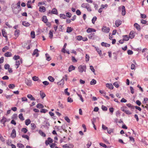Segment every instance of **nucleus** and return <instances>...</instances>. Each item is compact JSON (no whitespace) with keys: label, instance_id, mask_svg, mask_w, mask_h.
<instances>
[{"label":"nucleus","instance_id":"obj_1","mask_svg":"<svg viewBox=\"0 0 148 148\" xmlns=\"http://www.w3.org/2000/svg\"><path fill=\"white\" fill-rule=\"evenodd\" d=\"M12 8L13 12L15 14L18 13L21 10V8L16 7V5L15 4H13L12 5Z\"/></svg>","mask_w":148,"mask_h":148},{"label":"nucleus","instance_id":"obj_2","mask_svg":"<svg viewBox=\"0 0 148 148\" xmlns=\"http://www.w3.org/2000/svg\"><path fill=\"white\" fill-rule=\"evenodd\" d=\"M81 6L82 8H86L89 12H91L92 10L89 4L88 3H83L82 4Z\"/></svg>","mask_w":148,"mask_h":148},{"label":"nucleus","instance_id":"obj_3","mask_svg":"<svg viewBox=\"0 0 148 148\" xmlns=\"http://www.w3.org/2000/svg\"><path fill=\"white\" fill-rule=\"evenodd\" d=\"M86 65H80L78 67V71L80 73H82L84 71H86Z\"/></svg>","mask_w":148,"mask_h":148},{"label":"nucleus","instance_id":"obj_4","mask_svg":"<svg viewBox=\"0 0 148 148\" xmlns=\"http://www.w3.org/2000/svg\"><path fill=\"white\" fill-rule=\"evenodd\" d=\"M22 63V59L21 58V59H20V61H19V60L16 61L15 64V65L16 66V69H18L21 63Z\"/></svg>","mask_w":148,"mask_h":148},{"label":"nucleus","instance_id":"obj_5","mask_svg":"<svg viewBox=\"0 0 148 148\" xmlns=\"http://www.w3.org/2000/svg\"><path fill=\"white\" fill-rule=\"evenodd\" d=\"M102 30L103 32L106 33H108L110 31V29L109 27H104L102 28Z\"/></svg>","mask_w":148,"mask_h":148},{"label":"nucleus","instance_id":"obj_6","mask_svg":"<svg viewBox=\"0 0 148 148\" xmlns=\"http://www.w3.org/2000/svg\"><path fill=\"white\" fill-rule=\"evenodd\" d=\"M10 136L12 138H14L16 136V131L15 129L12 130Z\"/></svg>","mask_w":148,"mask_h":148},{"label":"nucleus","instance_id":"obj_7","mask_svg":"<svg viewBox=\"0 0 148 148\" xmlns=\"http://www.w3.org/2000/svg\"><path fill=\"white\" fill-rule=\"evenodd\" d=\"M38 49H36L34 50L32 54L33 56H35L36 57H37L39 56V53H38Z\"/></svg>","mask_w":148,"mask_h":148},{"label":"nucleus","instance_id":"obj_8","mask_svg":"<svg viewBox=\"0 0 148 148\" xmlns=\"http://www.w3.org/2000/svg\"><path fill=\"white\" fill-rule=\"evenodd\" d=\"M106 86L110 90H112L114 88L112 84L107 83L106 84Z\"/></svg>","mask_w":148,"mask_h":148},{"label":"nucleus","instance_id":"obj_9","mask_svg":"<svg viewBox=\"0 0 148 148\" xmlns=\"http://www.w3.org/2000/svg\"><path fill=\"white\" fill-rule=\"evenodd\" d=\"M121 21L120 20H117L115 21V25L117 27L119 26L121 24Z\"/></svg>","mask_w":148,"mask_h":148},{"label":"nucleus","instance_id":"obj_10","mask_svg":"<svg viewBox=\"0 0 148 148\" xmlns=\"http://www.w3.org/2000/svg\"><path fill=\"white\" fill-rule=\"evenodd\" d=\"M2 32L3 36L5 37L6 38V40H8V38L7 36V34L4 29H2Z\"/></svg>","mask_w":148,"mask_h":148},{"label":"nucleus","instance_id":"obj_11","mask_svg":"<svg viewBox=\"0 0 148 148\" xmlns=\"http://www.w3.org/2000/svg\"><path fill=\"white\" fill-rule=\"evenodd\" d=\"M134 31H131L129 35V38L131 39H132L134 37Z\"/></svg>","mask_w":148,"mask_h":148},{"label":"nucleus","instance_id":"obj_12","mask_svg":"<svg viewBox=\"0 0 148 148\" xmlns=\"http://www.w3.org/2000/svg\"><path fill=\"white\" fill-rule=\"evenodd\" d=\"M52 14L57 15L58 14V11L57 9L55 8H53L51 11Z\"/></svg>","mask_w":148,"mask_h":148},{"label":"nucleus","instance_id":"obj_13","mask_svg":"<svg viewBox=\"0 0 148 148\" xmlns=\"http://www.w3.org/2000/svg\"><path fill=\"white\" fill-rule=\"evenodd\" d=\"M39 11L40 12H44L46 11L45 8L43 6H41L39 8Z\"/></svg>","mask_w":148,"mask_h":148},{"label":"nucleus","instance_id":"obj_14","mask_svg":"<svg viewBox=\"0 0 148 148\" xmlns=\"http://www.w3.org/2000/svg\"><path fill=\"white\" fill-rule=\"evenodd\" d=\"M93 47H94L96 49V50L97 52L100 55L102 54V52L101 50L98 47H95L94 46H92Z\"/></svg>","mask_w":148,"mask_h":148},{"label":"nucleus","instance_id":"obj_15","mask_svg":"<svg viewBox=\"0 0 148 148\" xmlns=\"http://www.w3.org/2000/svg\"><path fill=\"white\" fill-rule=\"evenodd\" d=\"M96 30L95 29L92 28H88L86 32L87 33H89L92 32H96Z\"/></svg>","mask_w":148,"mask_h":148},{"label":"nucleus","instance_id":"obj_16","mask_svg":"<svg viewBox=\"0 0 148 148\" xmlns=\"http://www.w3.org/2000/svg\"><path fill=\"white\" fill-rule=\"evenodd\" d=\"M101 45L102 46L105 47H109L110 46V44H108L103 42H101Z\"/></svg>","mask_w":148,"mask_h":148},{"label":"nucleus","instance_id":"obj_17","mask_svg":"<svg viewBox=\"0 0 148 148\" xmlns=\"http://www.w3.org/2000/svg\"><path fill=\"white\" fill-rule=\"evenodd\" d=\"M25 84L28 86H30L32 83V81L28 79H26L25 80Z\"/></svg>","mask_w":148,"mask_h":148},{"label":"nucleus","instance_id":"obj_18","mask_svg":"<svg viewBox=\"0 0 148 148\" xmlns=\"http://www.w3.org/2000/svg\"><path fill=\"white\" fill-rule=\"evenodd\" d=\"M4 56L6 57H10L12 56V54L11 52H7L4 54Z\"/></svg>","mask_w":148,"mask_h":148},{"label":"nucleus","instance_id":"obj_19","mask_svg":"<svg viewBox=\"0 0 148 148\" xmlns=\"http://www.w3.org/2000/svg\"><path fill=\"white\" fill-rule=\"evenodd\" d=\"M126 13V11L125 10V7L124 6H123L122 7V15L123 16H124Z\"/></svg>","mask_w":148,"mask_h":148},{"label":"nucleus","instance_id":"obj_20","mask_svg":"<svg viewBox=\"0 0 148 148\" xmlns=\"http://www.w3.org/2000/svg\"><path fill=\"white\" fill-rule=\"evenodd\" d=\"M64 77L62 78L61 80L59 82H58V84L60 86H62L64 84Z\"/></svg>","mask_w":148,"mask_h":148},{"label":"nucleus","instance_id":"obj_21","mask_svg":"<svg viewBox=\"0 0 148 148\" xmlns=\"http://www.w3.org/2000/svg\"><path fill=\"white\" fill-rule=\"evenodd\" d=\"M21 58L20 56L19 55H15L13 58V59L17 61L18 59H20Z\"/></svg>","mask_w":148,"mask_h":148},{"label":"nucleus","instance_id":"obj_22","mask_svg":"<svg viewBox=\"0 0 148 148\" xmlns=\"http://www.w3.org/2000/svg\"><path fill=\"white\" fill-rule=\"evenodd\" d=\"M27 97L29 99H30L31 100L35 101V100L34 98L31 95L28 94L27 95Z\"/></svg>","mask_w":148,"mask_h":148},{"label":"nucleus","instance_id":"obj_23","mask_svg":"<svg viewBox=\"0 0 148 148\" xmlns=\"http://www.w3.org/2000/svg\"><path fill=\"white\" fill-rule=\"evenodd\" d=\"M75 69V67L73 65H71L69 67L68 71L69 72H70Z\"/></svg>","mask_w":148,"mask_h":148},{"label":"nucleus","instance_id":"obj_24","mask_svg":"<svg viewBox=\"0 0 148 148\" xmlns=\"http://www.w3.org/2000/svg\"><path fill=\"white\" fill-rule=\"evenodd\" d=\"M88 38L90 39H94L95 38V35L94 33H90L88 36Z\"/></svg>","mask_w":148,"mask_h":148},{"label":"nucleus","instance_id":"obj_25","mask_svg":"<svg viewBox=\"0 0 148 148\" xmlns=\"http://www.w3.org/2000/svg\"><path fill=\"white\" fill-rule=\"evenodd\" d=\"M20 31L19 30H16L15 31L14 35L16 37L18 36L19 35Z\"/></svg>","mask_w":148,"mask_h":148},{"label":"nucleus","instance_id":"obj_26","mask_svg":"<svg viewBox=\"0 0 148 148\" xmlns=\"http://www.w3.org/2000/svg\"><path fill=\"white\" fill-rule=\"evenodd\" d=\"M39 133L42 136L45 137L46 136V134L41 130H40L39 131Z\"/></svg>","mask_w":148,"mask_h":148},{"label":"nucleus","instance_id":"obj_27","mask_svg":"<svg viewBox=\"0 0 148 148\" xmlns=\"http://www.w3.org/2000/svg\"><path fill=\"white\" fill-rule=\"evenodd\" d=\"M73 30V29L71 27H68L67 28L66 32L68 33L71 32Z\"/></svg>","mask_w":148,"mask_h":148},{"label":"nucleus","instance_id":"obj_28","mask_svg":"<svg viewBox=\"0 0 148 148\" xmlns=\"http://www.w3.org/2000/svg\"><path fill=\"white\" fill-rule=\"evenodd\" d=\"M18 117L20 120L23 121L25 119L23 116V114L22 113L18 115Z\"/></svg>","mask_w":148,"mask_h":148},{"label":"nucleus","instance_id":"obj_29","mask_svg":"<svg viewBox=\"0 0 148 148\" xmlns=\"http://www.w3.org/2000/svg\"><path fill=\"white\" fill-rule=\"evenodd\" d=\"M134 27L138 30H140V25L137 23H135L134 24Z\"/></svg>","mask_w":148,"mask_h":148},{"label":"nucleus","instance_id":"obj_30","mask_svg":"<svg viewBox=\"0 0 148 148\" xmlns=\"http://www.w3.org/2000/svg\"><path fill=\"white\" fill-rule=\"evenodd\" d=\"M40 95L41 96V97L42 99H43V98L45 97L46 96V95L45 93H44L42 91H40Z\"/></svg>","mask_w":148,"mask_h":148},{"label":"nucleus","instance_id":"obj_31","mask_svg":"<svg viewBox=\"0 0 148 148\" xmlns=\"http://www.w3.org/2000/svg\"><path fill=\"white\" fill-rule=\"evenodd\" d=\"M31 122V121L30 119H27L25 121V124L27 126L30 124Z\"/></svg>","mask_w":148,"mask_h":148},{"label":"nucleus","instance_id":"obj_32","mask_svg":"<svg viewBox=\"0 0 148 148\" xmlns=\"http://www.w3.org/2000/svg\"><path fill=\"white\" fill-rule=\"evenodd\" d=\"M36 107L38 108H44V106L42 104L39 103L37 105Z\"/></svg>","mask_w":148,"mask_h":148},{"label":"nucleus","instance_id":"obj_33","mask_svg":"<svg viewBox=\"0 0 148 148\" xmlns=\"http://www.w3.org/2000/svg\"><path fill=\"white\" fill-rule=\"evenodd\" d=\"M46 60L48 61H49L51 60V58L48 53L45 54Z\"/></svg>","mask_w":148,"mask_h":148},{"label":"nucleus","instance_id":"obj_34","mask_svg":"<svg viewBox=\"0 0 148 148\" xmlns=\"http://www.w3.org/2000/svg\"><path fill=\"white\" fill-rule=\"evenodd\" d=\"M22 24L24 26H29L30 25V24L28 22H26V21L23 22L22 23Z\"/></svg>","mask_w":148,"mask_h":148},{"label":"nucleus","instance_id":"obj_35","mask_svg":"<svg viewBox=\"0 0 148 148\" xmlns=\"http://www.w3.org/2000/svg\"><path fill=\"white\" fill-rule=\"evenodd\" d=\"M47 19L46 16H44L42 18V21L45 23H46L47 21Z\"/></svg>","mask_w":148,"mask_h":148},{"label":"nucleus","instance_id":"obj_36","mask_svg":"<svg viewBox=\"0 0 148 148\" xmlns=\"http://www.w3.org/2000/svg\"><path fill=\"white\" fill-rule=\"evenodd\" d=\"M49 80L50 81V82H53L54 80V79L53 77L51 76H49L48 77V78Z\"/></svg>","mask_w":148,"mask_h":148},{"label":"nucleus","instance_id":"obj_37","mask_svg":"<svg viewBox=\"0 0 148 148\" xmlns=\"http://www.w3.org/2000/svg\"><path fill=\"white\" fill-rule=\"evenodd\" d=\"M17 146L20 148H23L24 147V145L20 143H17Z\"/></svg>","mask_w":148,"mask_h":148},{"label":"nucleus","instance_id":"obj_38","mask_svg":"<svg viewBox=\"0 0 148 148\" xmlns=\"http://www.w3.org/2000/svg\"><path fill=\"white\" fill-rule=\"evenodd\" d=\"M123 40L126 41H128L129 40V37L127 35H124L123 36Z\"/></svg>","mask_w":148,"mask_h":148},{"label":"nucleus","instance_id":"obj_39","mask_svg":"<svg viewBox=\"0 0 148 148\" xmlns=\"http://www.w3.org/2000/svg\"><path fill=\"white\" fill-rule=\"evenodd\" d=\"M96 83V81L95 79H92L90 82V84L92 85H95Z\"/></svg>","mask_w":148,"mask_h":148},{"label":"nucleus","instance_id":"obj_40","mask_svg":"<svg viewBox=\"0 0 148 148\" xmlns=\"http://www.w3.org/2000/svg\"><path fill=\"white\" fill-rule=\"evenodd\" d=\"M31 36L32 38H35V32L34 31H32L31 32Z\"/></svg>","mask_w":148,"mask_h":148},{"label":"nucleus","instance_id":"obj_41","mask_svg":"<svg viewBox=\"0 0 148 148\" xmlns=\"http://www.w3.org/2000/svg\"><path fill=\"white\" fill-rule=\"evenodd\" d=\"M77 95L79 97L80 99L82 102H83L84 101V99L81 95L78 94V93H77Z\"/></svg>","mask_w":148,"mask_h":148},{"label":"nucleus","instance_id":"obj_42","mask_svg":"<svg viewBox=\"0 0 148 148\" xmlns=\"http://www.w3.org/2000/svg\"><path fill=\"white\" fill-rule=\"evenodd\" d=\"M63 147L64 148H72L73 147V145H71V147H70L67 144H65L63 146Z\"/></svg>","mask_w":148,"mask_h":148},{"label":"nucleus","instance_id":"obj_43","mask_svg":"<svg viewBox=\"0 0 148 148\" xmlns=\"http://www.w3.org/2000/svg\"><path fill=\"white\" fill-rule=\"evenodd\" d=\"M60 17L62 19H65L66 17L64 14H60Z\"/></svg>","mask_w":148,"mask_h":148},{"label":"nucleus","instance_id":"obj_44","mask_svg":"<svg viewBox=\"0 0 148 148\" xmlns=\"http://www.w3.org/2000/svg\"><path fill=\"white\" fill-rule=\"evenodd\" d=\"M31 125L32 127V129L34 130L36 127V126L34 123H32L31 124Z\"/></svg>","mask_w":148,"mask_h":148},{"label":"nucleus","instance_id":"obj_45","mask_svg":"<svg viewBox=\"0 0 148 148\" xmlns=\"http://www.w3.org/2000/svg\"><path fill=\"white\" fill-rule=\"evenodd\" d=\"M127 106L129 108H131L132 109H134V106H132L131 104L130 103H128L126 104Z\"/></svg>","mask_w":148,"mask_h":148},{"label":"nucleus","instance_id":"obj_46","mask_svg":"<svg viewBox=\"0 0 148 148\" xmlns=\"http://www.w3.org/2000/svg\"><path fill=\"white\" fill-rule=\"evenodd\" d=\"M8 49L9 47L8 46H5L2 49V51L3 52H5L6 50H8Z\"/></svg>","mask_w":148,"mask_h":148},{"label":"nucleus","instance_id":"obj_47","mask_svg":"<svg viewBox=\"0 0 148 148\" xmlns=\"http://www.w3.org/2000/svg\"><path fill=\"white\" fill-rule=\"evenodd\" d=\"M113 85L114 86L116 87V88H118L119 86V84L118 83V82H117L114 83H113Z\"/></svg>","mask_w":148,"mask_h":148},{"label":"nucleus","instance_id":"obj_48","mask_svg":"<svg viewBox=\"0 0 148 148\" xmlns=\"http://www.w3.org/2000/svg\"><path fill=\"white\" fill-rule=\"evenodd\" d=\"M97 19V18L96 16H94L92 20V22L93 24H94L95 23V21H96Z\"/></svg>","mask_w":148,"mask_h":148},{"label":"nucleus","instance_id":"obj_49","mask_svg":"<svg viewBox=\"0 0 148 148\" xmlns=\"http://www.w3.org/2000/svg\"><path fill=\"white\" fill-rule=\"evenodd\" d=\"M66 16L68 18H70L72 15L71 14L70 12H67L66 14Z\"/></svg>","mask_w":148,"mask_h":148},{"label":"nucleus","instance_id":"obj_50","mask_svg":"<svg viewBox=\"0 0 148 148\" xmlns=\"http://www.w3.org/2000/svg\"><path fill=\"white\" fill-rule=\"evenodd\" d=\"M89 58H90V57H89V56L87 54H86V56H85V60H86V62L88 61L89 60Z\"/></svg>","mask_w":148,"mask_h":148},{"label":"nucleus","instance_id":"obj_51","mask_svg":"<svg viewBox=\"0 0 148 148\" xmlns=\"http://www.w3.org/2000/svg\"><path fill=\"white\" fill-rule=\"evenodd\" d=\"M49 38H50L51 39L53 38V34L52 32L50 30L49 31Z\"/></svg>","mask_w":148,"mask_h":148},{"label":"nucleus","instance_id":"obj_52","mask_svg":"<svg viewBox=\"0 0 148 148\" xmlns=\"http://www.w3.org/2000/svg\"><path fill=\"white\" fill-rule=\"evenodd\" d=\"M21 131L24 133H26L27 131V129L25 128H23L21 129Z\"/></svg>","mask_w":148,"mask_h":148},{"label":"nucleus","instance_id":"obj_53","mask_svg":"<svg viewBox=\"0 0 148 148\" xmlns=\"http://www.w3.org/2000/svg\"><path fill=\"white\" fill-rule=\"evenodd\" d=\"M76 38L78 40H82V37L80 36H77L76 37Z\"/></svg>","mask_w":148,"mask_h":148},{"label":"nucleus","instance_id":"obj_54","mask_svg":"<svg viewBox=\"0 0 148 148\" xmlns=\"http://www.w3.org/2000/svg\"><path fill=\"white\" fill-rule=\"evenodd\" d=\"M8 87L10 88L13 89L15 87V86L14 84H11L9 85Z\"/></svg>","mask_w":148,"mask_h":148},{"label":"nucleus","instance_id":"obj_55","mask_svg":"<svg viewBox=\"0 0 148 148\" xmlns=\"http://www.w3.org/2000/svg\"><path fill=\"white\" fill-rule=\"evenodd\" d=\"M90 69L95 74V70L92 66L90 65Z\"/></svg>","mask_w":148,"mask_h":148},{"label":"nucleus","instance_id":"obj_56","mask_svg":"<svg viewBox=\"0 0 148 148\" xmlns=\"http://www.w3.org/2000/svg\"><path fill=\"white\" fill-rule=\"evenodd\" d=\"M22 137L23 138H24L27 139V140H28L29 139V138L28 136L26 135H23L22 136Z\"/></svg>","mask_w":148,"mask_h":148},{"label":"nucleus","instance_id":"obj_57","mask_svg":"<svg viewBox=\"0 0 148 148\" xmlns=\"http://www.w3.org/2000/svg\"><path fill=\"white\" fill-rule=\"evenodd\" d=\"M101 108L102 110L105 111H107V108L106 107L103 105L101 106Z\"/></svg>","mask_w":148,"mask_h":148},{"label":"nucleus","instance_id":"obj_58","mask_svg":"<svg viewBox=\"0 0 148 148\" xmlns=\"http://www.w3.org/2000/svg\"><path fill=\"white\" fill-rule=\"evenodd\" d=\"M125 112L127 114H132V113L131 111L127 110H125Z\"/></svg>","mask_w":148,"mask_h":148},{"label":"nucleus","instance_id":"obj_59","mask_svg":"<svg viewBox=\"0 0 148 148\" xmlns=\"http://www.w3.org/2000/svg\"><path fill=\"white\" fill-rule=\"evenodd\" d=\"M22 101L27 102V99L26 97H24L21 98Z\"/></svg>","mask_w":148,"mask_h":148},{"label":"nucleus","instance_id":"obj_60","mask_svg":"<svg viewBox=\"0 0 148 148\" xmlns=\"http://www.w3.org/2000/svg\"><path fill=\"white\" fill-rule=\"evenodd\" d=\"M127 53L129 55H131L133 54V52L132 50H129L127 52Z\"/></svg>","mask_w":148,"mask_h":148},{"label":"nucleus","instance_id":"obj_61","mask_svg":"<svg viewBox=\"0 0 148 148\" xmlns=\"http://www.w3.org/2000/svg\"><path fill=\"white\" fill-rule=\"evenodd\" d=\"M47 111V110L46 109H42L41 110L40 112L41 113H45Z\"/></svg>","mask_w":148,"mask_h":148},{"label":"nucleus","instance_id":"obj_62","mask_svg":"<svg viewBox=\"0 0 148 148\" xmlns=\"http://www.w3.org/2000/svg\"><path fill=\"white\" fill-rule=\"evenodd\" d=\"M76 13L77 15H80L81 14V12L79 10H77L76 12Z\"/></svg>","mask_w":148,"mask_h":148},{"label":"nucleus","instance_id":"obj_63","mask_svg":"<svg viewBox=\"0 0 148 148\" xmlns=\"http://www.w3.org/2000/svg\"><path fill=\"white\" fill-rule=\"evenodd\" d=\"M10 67V66L8 64H6L4 65V68L6 69H8Z\"/></svg>","mask_w":148,"mask_h":148},{"label":"nucleus","instance_id":"obj_64","mask_svg":"<svg viewBox=\"0 0 148 148\" xmlns=\"http://www.w3.org/2000/svg\"><path fill=\"white\" fill-rule=\"evenodd\" d=\"M99 145L101 146L102 147H103L106 148L107 147V146L105 144H104L102 143H100Z\"/></svg>","mask_w":148,"mask_h":148}]
</instances>
